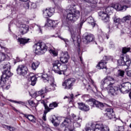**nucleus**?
Wrapping results in <instances>:
<instances>
[{"label": "nucleus", "mask_w": 131, "mask_h": 131, "mask_svg": "<svg viewBox=\"0 0 131 131\" xmlns=\"http://www.w3.org/2000/svg\"><path fill=\"white\" fill-rule=\"evenodd\" d=\"M49 112V111H48L47 110H45L44 111V113L43 114V116H42V119L43 120H44V121H47V114Z\"/></svg>", "instance_id": "40"}, {"label": "nucleus", "mask_w": 131, "mask_h": 131, "mask_svg": "<svg viewBox=\"0 0 131 131\" xmlns=\"http://www.w3.org/2000/svg\"><path fill=\"white\" fill-rule=\"evenodd\" d=\"M61 61L57 60L53 62V67L54 69H58L56 72L58 74H64V72L67 70V66H61Z\"/></svg>", "instance_id": "8"}, {"label": "nucleus", "mask_w": 131, "mask_h": 131, "mask_svg": "<svg viewBox=\"0 0 131 131\" xmlns=\"http://www.w3.org/2000/svg\"><path fill=\"white\" fill-rule=\"evenodd\" d=\"M113 9H114V8L112 7V4H111L110 6H108L106 7L103 8L102 10H104V11L105 12H106L107 14H109V13H111V12L113 11Z\"/></svg>", "instance_id": "29"}, {"label": "nucleus", "mask_w": 131, "mask_h": 131, "mask_svg": "<svg viewBox=\"0 0 131 131\" xmlns=\"http://www.w3.org/2000/svg\"><path fill=\"white\" fill-rule=\"evenodd\" d=\"M89 104L91 106H93V107H96L97 108H99V109H103L104 107H106L107 104H103L101 102H99L95 100V99H90L89 100Z\"/></svg>", "instance_id": "11"}, {"label": "nucleus", "mask_w": 131, "mask_h": 131, "mask_svg": "<svg viewBox=\"0 0 131 131\" xmlns=\"http://www.w3.org/2000/svg\"><path fill=\"white\" fill-rule=\"evenodd\" d=\"M123 4L127 5L122 6L118 3H112V7L116 11H126V9L131 7V0H123Z\"/></svg>", "instance_id": "7"}, {"label": "nucleus", "mask_w": 131, "mask_h": 131, "mask_svg": "<svg viewBox=\"0 0 131 131\" xmlns=\"http://www.w3.org/2000/svg\"><path fill=\"white\" fill-rule=\"evenodd\" d=\"M75 82V79L73 78H70L66 80L62 83V86H63L64 89L66 90H71Z\"/></svg>", "instance_id": "13"}, {"label": "nucleus", "mask_w": 131, "mask_h": 131, "mask_svg": "<svg viewBox=\"0 0 131 131\" xmlns=\"http://www.w3.org/2000/svg\"><path fill=\"white\" fill-rule=\"evenodd\" d=\"M110 49H113L114 48V43L113 42H110Z\"/></svg>", "instance_id": "54"}, {"label": "nucleus", "mask_w": 131, "mask_h": 131, "mask_svg": "<svg viewBox=\"0 0 131 131\" xmlns=\"http://www.w3.org/2000/svg\"><path fill=\"white\" fill-rule=\"evenodd\" d=\"M85 131H95L98 129V131H110L108 126L104 125L102 123H95L91 124L90 127H86Z\"/></svg>", "instance_id": "5"}, {"label": "nucleus", "mask_w": 131, "mask_h": 131, "mask_svg": "<svg viewBox=\"0 0 131 131\" xmlns=\"http://www.w3.org/2000/svg\"><path fill=\"white\" fill-rule=\"evenodd\" d=\"M0 70L2 71V76H1L0 85L5 86L7 83V80L13 74L11 73V63L7 62L6 64H1Z\"/></svg>", "instance_id": "3"}, {"label": "nucleus", "mask_w": 131, "mask_h": 131, "mask_svg": "<svg viewBox=\"0 0 131 131\" xmlns=\"http://www.w3.org/2000/svg\"><path fill=\"white\" fill-rule=\"evenodd\" d=\"M106 90L107 91V93L110 96H116L119 93H121L120 90V85H115L113 84L111 86L106 87Z\"/></svg>", "instance_id": "9"}, {"label": "nucleus", "mask_w": 131, "mask_h": 131, "mask_svg": "<svg viewBox=\"0 0 131 131\" xmlns=\"http://www.w3.org/2000/svg\"><path fill=\"white\" fill-rule=\"evenodd\" d=\"M41 104H43L44 107H45V110H46V107H48V105H47V103H46V102H45L44 100H42L41 101Z\"/></svg>", "instance_id": "53"}, {"label": "nucleus", "mask_w": 131, "mask_h": 131, "mask_svg": "<svg viewBox=\"0 0 131 131\" xmlns=\"http://www.w3.org/2000/svg\"><path fill=\"white\" fill-rule=\"evenodd\" d=\"M86 20L88 22V23L91 24L92 27H95V25L96 24L94 23V18H93V17L90 16Z\"/></svg>", "instance_id": "33"}, {"label": "nucleus", "mask_w": 131, "mask_h": 131, "mask_svg": "<svg viewBox=\"0 0 131 131\" xmlns=\"http://www.w3.org/2000/svg\"><path fill=\"white\" fill-rule=\"evenodd\" d=\"M106 113L104 114V116L107 117L108 119H112L115 118V114L113 111V109L111 107H108L105 110Z\"/></svg>", "instance_id": "17"}, {"label": "nucleus", "mask_w": 131, "mask_h": 131, "mask_svg": "<svg viewBox=\"0 0 131 131\" xmlns=\"http://www.w3.org/2000/svg\"><path fill=\"white\" fill-rule=\"evenodd\" d=\"M67 11L68 13L67 15V20L68 21H71V22L74 23L79 19V17H80L79 11L74 10L73 7L67 9Z\"/></svg>", "instance_id": "4"}, {"label": "nucleus", "mask_w": 131, "mask_h": 131, "mask_svg": "<svg viewBox=\"0 0 131 131\" xmlns=\"http://www.w3.org/2000/svg\"><path fill=\"white\" fill-rule=\"evenodd\" d=\"M46 131H52V130L50 128H46Z\"/></svg>", "instance_id": "61"}, {"label": "nucleus", "mask_w": 131, "mask_h": 131, "mask_svg": "<svg viewBox=\"0 0 131 131\" xmlns=\"http://www.w3.org/2000/svg\"><path fill=\"white\" fill-rule=\"evenodd\" d=\"M98 15L102 21H104V22H109L110 20V16L104 11L103 9L98 12Z\"/></svg>", "instance_id": "16"}, {"label": "nucleus", "mask_w": 131, "mask_h": 131, "mask_svg": "<svg viewBox=\"0 0 131 131\" xmlns=\"http://www.w3.org/2000/svg\"><path fill=\"white\" fill-rule=\"evenodd\" d=\"M118 76H121V77H123L124 76V71L121 70H119L118 71Z\"/></svg>", "instance_id": "42"}, {"label": "nucleus", "mask_w": 131, "mask_h": 131, "mask_svg": "<svg viewBox=\"0 0 131 131\" xmlns=\"http://www.w3.org/2000/svg\"><path fill=\"white\" fill-rule=\"evenodd\" d=\"M30 79L31 80V85L34 86L36 83V81L37 80V77L35 75L30 76Z\"/></svg>", "instance_id": "26"}, {"label": "nucleus", "mask_w": 131, "mask_h": 131, "mask_svg": "<svg viewBox=\"0 0 131 131\" xmlns=\"http://www.w3.org/2000/svg\"><path fill=\"white\" fill-rule=\"evenodd\" d=\"M55 13V9L53 8H49V9H46L43 11V15L45 18H49V17H52Z\"/></svg>", "instance_id": "19"}, {"label": "nucleus", "mask_w": 131, "mask_h": 131, "mask_svg": "<svg viewBox=\"0 0 131 131\" xmlns=\"http://www.w3.org/2000/svg\"><path fill=\"white\" fill-rule=\"evenodd\" d=\"M10 85H8V86H6V89L7 90H9V89H10Z\"/></svg>", "instance_id": "62"}, {"label": "nucleus", "mask_w": 131, "mask_h": 131, "mask_svg": "<svg viewBox=\"0 0 131 131\" xmlns=\"http://www.w3.org/2000/svg\"><path fill=\"white\" fill-rule=\"evenodd\" d=\"M57 107H58V103L56 102H53L49 104V107L47 105V106L46 107V110L50 112L51 110H53V109Z\"/></svg>", "instance_id": "25"}, {"label": "nucleus", "mask_w": 131, "mask_h": 131, "mask_svg": "<svg viewBox=\"0 0 131 131\" xmlns=\"http://www.w3.org/2000/svg\"><path fill=\"white\" fill-rule=\"evenodd\" d=\"M69 59V55H68V52H64L61 53L60 56V62L62 63H68V60Z\"/></svg>", "instance_id": "20"}, {"label": "nucleus", "mask_w": 131, "mask_h": 131, "mask_svg": "<svg viewBox=\"0 0 131 131\" xmlns=\"http://www.w3.org/2000/svg\"><path fill=\"white\" fill-rule=\"evenodd\" d=\"M37 29L39 33H42V31L41 30V27L40 26H36Z\"/></svg>", "instance_id": "50"}, {"label": "nucleus", "mask_w": 131, "mask_h": 131, "mask_svg": "<svg viewBox=\"0 0 131 131\" xmlns=\"http://www.w3.org/2000/svg\"><path fill=\"white\" fill-rule=\"evenodd\" d=\"M80 58V60L81 62V66L82 67V68H84L85 67V64H84V62L83 61H82V57H81V56L79 57Z\"/></svg>", "instance_id": "51"}, {"label": "nucleus", "mask_w": 131, "mask_h": 131, "mask_svg": "<svg viewBox=\"0 0 131 131\" xmlns=\"http://www.w3.org/2000/svg\"><path fill=\"white\" fill-rule=\"evenodd\" d=\"M21 114L24 115V117H26V118H27V119H28L30 121H31L32 122H35V121H34V116L31 115H26L23 114V113H21Z\"/></svg>", "instance_id": "27"}, {"label": "nucleus", "mask_w": 131, "mask_h": 131, "mask_svg": "<svg viewBox=\"0 0 131 131\" xmlns=\"http://www.w3.org/2000/svg\"><path fill=\"white\" fill-rule=\"evenodd\" d=\"M131 16L130 15H127L122 18V21H127L128 20H130Z\"/></svg>", "instance_id": "46"}, {"label": "nucleus", "mask_w": 131, "mask_h": 131, "mask_svg": "<svg viewBox=\"0 0 131 131\" xmlns=\"http://www.w3.org/2000/svg\"><path fill=\"white\" fill-rule=\"evenodd\" d=\"M82 25H83V21H81L78 24L79 28H81Z\"/></svg>", "instance_id": "57"}, {"label": "nucleus", "mask_w": 131, "mask_h": 131, "mask_svg": "<svg viewBox=\"0 0 131 131\" xmlns=\"http://www.w3.org/2000/svg\"><path fill=\"white\" fill-rule=\"evenodd\" d=\"M16 72L19 75L24 76L27 74L28 72V69L27 67L23 64H20L18 66L16 69Z\"/></svg>", "instance_id": "14"}, {"label": "nucleus", "mask_w": 131, "mask_h": 131, "mask_svg": "<svg viewBox=\"0 0 131 131\" xmlns=\"http://www.w3.org/2000/svg\"><path fill=\"white\" fill-rule=\"evenodd\" d=\"M127 75L129 77H131V70H129L127 72Z\"/></svg>", "instance_id": "55"}, {"label": "nucleus", "mask_w": 131, "mask_h": 131, "mask_svg": "<svg viewBox=\"0 0 131 131\" xmlns=\"http://www.w3.org/2000/svg\"><path fill=\"white\" fill-rule=\"evenodd\" d=\"M30 6L31 10H32V9H36L37 7L36 3H34L33 2H30Z\"/></svg>", "instance_id": "39"}, {"label": "nucleus", "mask_w": 131, "mask_h": 131, "mask_svg": "<svg viewBox=\"0 0 131 131\" xmlns=\"http://www.w3.org/2000/svg\"><path fill=\"white\" fill-rule=\"evenodd\" d=\"M114 22L115 23H119L120 22V18L117 16H114L113 17Z\"/></svg>", "instance_id": "45"}, {"label": "nucleus", "mask_w": 131, "mask_h": 131, "mask_svg": "<svg viewBox=\"0 0 131 131\" xmlns=\"http://www.w3.org/2000/svg\"><path fill=\"white\" fill-rule=\"evenodd\" d=\"M21 61V59H20L19 57H16V59H15V63H17V62H20Z\"/></svg>", "instance_id": "58"}, {"label": "nucleus", "mask_w": 131, "mask_h": 131, "mask_svg": "<svg viewBox=\"0 0 131 131\" xmlns=\"http://www.w3.org/2000/svg\"><path fill=\"white\" fill-rule=\"evenodd\" d=\"M82 111H89L90 110V107L88 105H85V104L84 105V107L83 109L81 110Z\"/></svg>", "instance_id": "48"}, {"label": "nucleus", "mask_w": 131, "mask_h": 131, "mask_svg": "<svg viewBox=\"0 0 131 131\" xmlns=\"http://www.w3.org/2000/svg\"><path fill=\"white\" fill-rule=\"evenodd\" d=\"M106 64H107L106 60H101L97 64V67L98 69H104V68L105 69L104 71H105L106 73H108L107 72V70H108V69H107V67L106 66Z\"/></svg>", "instance_id": "22"}, {"label": "nucleus", "mask_w": 131, "mask_h": 131, "mask_svg": "<svg viewBox=\"0 0 131 131\" xmlns=\"http://www.w3.org/2000/svg\"><path fill=\"white\" fill-rule=\"evenodd\" d=\"M4 127L5 128H7L10 131H14V130H15V128L14 127H11V126L4 125Z\"/></svg>", "instance_id": "43"}, {"label": "nucleus", "mask_w": 131, "mask_h": 131, "mask_svg": "<svg viewBox=\"0 0 131 131\" xmlns=\"http://www.w3.org/2000/svg\"><path fill=\"white\" fill-rule=\"evenodd\" d=\"M49 53L54 56V57H56L58 56V52L54 50L50 49L49 50Z\"/></svg>", "instance_id": "37"}, {"label": "nucleus", "mask_w": 131, "mask_h": 131, "mask_svg": "<svg viewBox=\"0 0 131 131\" xmlns=\"http://www.w3.org/2000/svg\"><path fill=\"white\" fill-rule=\"evenodd\" d=\"M24 7L26 10L29 9V8H30V2L25 4Z\"/></svg>", "instance_id": "47"}, {"label": "nucleus", "mask_w": 131, "mask_h": 131, "mask_svg": "<svg viewBox=\"0 0 131 131\" xmlns=\"http://www.w3.org/2000/svg\"><path fill=\"white\" fill-rule=\"evenodd\" d=\"M94 88H95V90H96L97 92H98V88H97V86L94 85Z\"/></svg>", "instance_id": "63"}, {"label": "nucleus", "mask_w": 131, "mask_h": 131, "mask_svg": "<svg viewBox=\"0 0 131 131\" xmlns=\"http://www.w3.org/2000/svg\"><path fill=\"white\" fill-rule=\"evenodd\" d=\"M59 38H60V39L63 40L64 41V42H65L66 45V47H67V46H68V45H69V41L67 38H64L60 36H59Z\"/></svg>", "instance_id": "41"}, {"label": "nucleus", "mask_w": 131, "mask_h": 131, "mask_svg": "<svg viewBox=\"0 0 131 131\" xmlns=\"http://www.w3.org/2000/svg\"><path fill=\"white\" fill-rule=\"evenodd\" d=\"M120 86L121 93H123V94L128 93L131 90V83L130 82L123 83Z\"/></svg>", "instance_id": "15"}, {"label": "nucleus", "mask_w": 131, "mask_h": 131, "mask_svg": "<svg viewBox=\"0 0 131 131\" xmlns=\"http://www.w3.org/2000/svg\"><path fill=\"white\" fill-rule=\"evenodd\" d=\"M36 93V92H35L33 94V98H36V99L37 100V101H41V100L42 99H43L45 98V94H39V95H37L36 96H34V94Z\"/></svg>", "instance_id": "32"}, {"label": "nucleus", "mask_w": 131, "mask_h": 131, "mask_svg": "<svg viewBox=\"0 0 131 131\" xmlns=\"http://www.w3.org/2000/svg\"><path fill=\"white\" fill-rule=\"evenodd\" d=\"M110 1V0H106L105 4H108V3H109Z\"/></svg>", "instance_id": "64"}, {"label": "nucleus", "mask_w": 131, "mask_h": 131, "mask_svg": "<svg viewBox=\"0 0 131 131\" xmlns=\"http://www.w3.org/2000/svg\"><path fill=\"white\" fill-rule=\"evenodd\" d=\"M85 43H89V42H91V41H93L95 39V36L92 34H88L85 36Z\"/></svg>", "instance_id": "24"}, {"label": "nucleus", "mask_w": 131, "mask_h": 131, "mask_svg": "<svg viewBox=\"0 0 131 131\" xmlns=\"http://www.w3.org/2000/svg\"><path fill=\"white\" fill-rule=\"evenodd\" d=\"M34 53L36 55H42L48 51V46L44 42H38L33 46Z\"/></svg>", "instance_id": "6"}, {"label": "nucleus", "mask_w": 131, "mask_h": 131, "mask_svg": "<svg viewBox=\"0 0 131 131\" xmlns=\"http://www.w3.org/2000/svg\"><path fill=\"white\" fill-rule=\"evenodd\" d=\"M29 26L25 24H21L19 27V31L21 34H25L28 32Z\"/></svg>", "instance_id": "21"}, {"label": "nucleus", "mask_w": 131, "mask_h": 131, "mask_svg": "<svg viewBox=\"0 0 131 131\" xmlns=\"http://www.w3.org/2000/svg\"><path fill=\"white\" fill-rule=\"evenodd\" d=\"M10 102H12V103H17V104H22L21 101H17L13 100H9Z\"/></svg>", "instance_id": "52"}, {"label": "nucleus", "mask_w": 131, "mask_h": 131, "mask_svg": "<svg viewBox=\"0 0 131 131\" xmlns=\"http://www.w3.org/2000/svg\"><path fill=\"white\" fill-rule=\"evenodd\" d=\"M74 95H73V94L70 95L69 96H65L63 99H68L69 100V102L70 103V104H71L72 103V101H73V99L74 98Z\"/></svg>", "instance_id": "35"}, {"label": "nucleus", "mask_w": 131, "mask_h": 131, "mask_svg": "<svg viewBox=\"0 0 131 131\" xmlns=\"http://www.w3.org/2000/svg\"><path fill=\"white\" fill-rule=\"evenodd\" d=\"M118 63L120 66H129L130 65V59L128 55L122 56L120 59L118 60Z\"/></svg>", "instance_id": "12"}, {"label": "nucleus", "mask_w": 131, "mask_h": 131, "mask_svg": "<svg viewBox=\"0 0 131 131\" xmlns=\"http://www.w3.org/2000/svg\"><path fill=\"white\" fill-rule=\"evenodd\" d=\"M39 64H40V63H39L38 61L33 62L32 63L31 67L33 70H36V69L38 68Z\"/></svg>", "instance_id": "31"}, {"label": "nucleus", "mask_w": 131, "mask_h": 131, "mask_svg": "<svg viewBox=\"0 0 131 131\" xmlns=\"http://www.w3.org/2000/svg\"><path fill=\"white\" fill-rule=\"evenodd\" d=\"M28 103L30 106H32V107H36V104L34 103L33 100H30L28 101Z\"/></svg>", "instance_id": "44"}, {"label": "nucleus", "mask_w": 131, "mask_h": 131, "mask_svg": "<svg viewBox=\"0 0 131 131\" xmlns=\"http://www.w3.org/2000/svg\"><path fill=\"white\" fill-rule=\"evenodd\" d=\"M76 33L74 32V30H71V37L74 42H75V41H78V37L76 36Z\"/></svg>", "instance_id": "28"}, {"label": "nucleus", "mask_w": 131, "mask_h": 131, "mask_svg": "<svg viewBox=\"0 0 131 131\" xmlns=\"http://www.w3.org/2000/svg\"><path fill=\"white\" fill-rule=\"evenodd\" d=\"M52 123H54V125H55L56 126H57L58 125V124L55 123V121L53 119V120H52Z\"/></svg>", "instance_id": "59"}, {"label": "nucleus", "mask_w": 131, "mask_h": 131, "mask_svg": "<svg viewBox=\"0 0 131 131\" xmlns=\"http://www.w3.org/2000/svg\"><path fill=\"white\" fill-rule=\"evenodd\" d=\"M42 79L44 82H49L50 85L45 88H43L40 91H36L34 94V97H36L37 95H42L46 94L47 92H51V91H55L56 90V84L55 83V79L54 77L50 76L48 74H43L41 75Z\"/></svg>", "instance_id": "1"}, {"label": "nucleus", "mask_w": 131, "mask_h": 131, "mask_svg": "<svg viewBox=\"0 0 131 131\" xmlns=\"http://www.w3.org/2000/svg\"><path fill=\"white\" fill-rule=\"evenodd\" d=\"M6 58V54L0 52V62H3V61H5Z\"/></svg>", "instance_id": "36"}, {"label": "nucleus", "mask_w": 131, "mask_h": 131, "mask_svg": "<svg viewBox=\"0 0 131 131\" xmlns=\"http://www.w3.org/2000/svg\"><path fill=\"white\" fill-rule=\"evenodd\" d=\"M84 105L85 104L82 103H78L79 109H80V110H82V109H83V107H84Z\"/></svg>", "instance_id": "49"}, {"label": "nucleus", "mask_w": 131, "mask_h": 131, "mask_svg": "<svg viewBox=\"0 0 131 131\" xmlns=\"http://www.w3.org/2000/svg\"><path fill=\"white\" fill-rule=\"evenodd\" d=\"M129 51H130V48L124 47L122 48V54H126V53H128Z\"/></svg>", "instance_id": "38"}, {"label": "nucleus", "mask_w": 131, "mask_h": 131, "mask_svg": "<svg viewBox=\"0 0 131 131\" xmlns=\"http://www.w3.org/2000/svg\"><path fill=\"white\" fill-rule=\"evenodd\" d=\"M123 130H124V128L123 127V126L119 127V129L118 131H123Z\"/></svg>", "instance_id": "56"}, {"label": "nucleus", "mask_w": 131, "mask_h": 131, "mask_svg": "<svg viewBox=\"0 0 131 131\" xmlns=\"http://www.w3.org/2000/svg\"><path fill=\"white\" fill-rule=\"evenodd\" d=\"M114 84V78L111 76H106L101 81V88L107 89V86H110Z\"/></svg>", "instance_id": "10"}, {"label": "nucleus", "mask_w": 131, "mask_h": 131, "mask_svg": "<svg viewBox=\"0 0 131 131\" xmlns=\"http://www.w3.org/2000/svg\"><path fill=\"white\" fill-rule=\"evenodd\" d=\"M30 39L26 38H19L18 39V41L20 43V45H25L29 41Z\"/></svg>", "instance_id": "30"}, {"label": "nucleus", "mask_w": 131, "mask_h": 131, "mask_svg": "<svg viewBox=\"0 0 131 131\" xmlns=\"http://www.w3.org/2000/svg\"><path fill=\"white\" fill-rule=\"evenodd\" d=\"M72 120L70 119H65L64 120V121L60 125L61 131H75L74 129H71L68 126V124L71 123V122H73L74 127H80L82 121L81 118L73 114H72Z\"/></svg>", "instance_id": "2"}, {"label": "nucleus", "mask_w": 131, "mask_h": 131, "mask_svg": "<svg viewBox=\"0 0 131 131\" xmlns=\"http://www.w3.org/2000/svg\"><path fill=\"white\" fill-rule=\"evenodd\" d=\"M101 32L100 35L98 36V38L101 42H103V41H104V39L106 38V35H104L103 32L101 31Z\"/></svg>", "instance_id": "34"}, {"label": "nucleus", "mask_w": 131, "mask_h": 131, "mask_svg": "<svg viewBox=\"0 0 131 131\" xmlns=\"http://www.w3.org/2000/svg\"><path fill=\"white\" fill-rule=\"evenodd\" d=\"M2 50H4V51H5V52H7V51H8V49L6 48L5 47H3Z\"/></svg>", "instance_id": "60"}, {"label": "nucleus", "mask_w": 131, "mask_h": 131, "mask_svg": "<svg viewBox=\"0 0 131 131\" xmlns=\"http://www.w3.org/2000/svg\"><path fill=\"white\" fill-rule=\"evenodd\" d=\"M58 25V21L48 19L45 23V26L46 27H56Z\"/></svg>", "instance_id": "18"}, {"label": "nucleus", "mask_w": 131, "mask_h": 131, "mask_svg": "<svg viewBox=\"0 0 131 131\" xmlns=\"http://www.w3.org/2000/svg\"><path fill=\"white\" fill-rule=\"evenodd\" d=\"M74 3L76 4H77V3H79V5H80V7L81 9H83V7L82 4H85V3H87V4H94L93 2V0H74Z\"/></svg>", "instance_id": "23"}]
</instances>
